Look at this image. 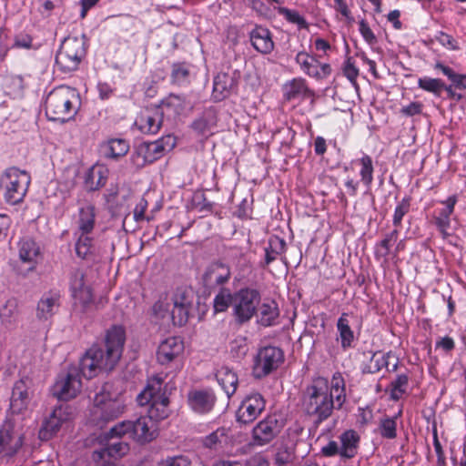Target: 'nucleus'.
I'll use <instances>...</instances> for the list:
<instances>
[{
    "instance_id": "obj_27",
    "label": "nucleus",
    "mask_w": 466,
    "mask_h": 466,
    "mask_svg": "<svg viewBox=\"0 0 466 466\" xmlns=\"http://www.w3.org/2000/svg\"><path fill=\"white\" fill-rule=\"evenodd\" d=\"M237 86L236 78L228 73H218L213 83V98L217 101H221L228 97L234 87Z\"/></svg>"
},
{
    "instance_id": "obj_58",
    "label": "nucleus",
    "mask_w": 466,
    "mask_h": 466,
    "mask_svg": "<svg viewBox=\"0 0 466 466\" xmlns=\"http://www.w3.org/2000/svg\"><path fill=\"white\" fill-rule=\"evenodd\" d=\"M159 466H190V461L186 456L168 457Z\"/></svg>"
},
{
    "instance_id": "obj_13",
    "label": "nucleus",
    "mask_w": 466,
    "mask_h": 466,
    "mask_svg": "<svg viewBox=\"0 0 466 466\" xmlns=\"http://www.w3.org/2000/svg\"><path fill=\"white\" fill-rule=\"evenodd\" d=\"M265 407L263 395L257 391L250 392L241 400L236 411V420L240 424H249L264 411Z\"/></svg>"
},
{
    "instance_id": "obj_37",
    "label": "nucleus",
    "mask_w": 466,
    "mask_h": 466,
    "mask_svg": "<svg viewBox=\"0 0 466 466\" xmlns=\"http://www.w3.org/2000/svg\"><path fill=\"white\" fill-rule=\"evenodd\" d=\"M190 65L186 62H177L171 66L170 79L173 85L187 86L190 82Z\"/></svg>"
},
{
    "instance_id": "obj_25",
    "label": "nucleus",
    "mask_w": 466,
    "mask_h": 466,
    "mask_svg": "<svg viewBox=\"0 0 466 466\" xmlns=\"http://www.w3.org/2000/svg\"><path fill=\"white\" fill-rule=\"evenodd\" d=\"M249 39L252 46L261 54H270L274 49L271 33L268 28L262 25H255L249 32Z\"/></svg>"
},
{
    "instance_id": "obj_7",
    "label": "nucleus",
    "mask_w": 466,
    "mask_h": 466,
    "mask_svg": "<svg viewBox=\"0 0 466 466\" xmlns=\"http://www.w3.org/2000/svg\"><path fill=\"white\" fill-rule=\"evenodd\" d=\"M30 184V176L15 167L6 168L0 176V187L4 189L5 200L15 205L23 201Z\"/></svg>"
},
{
    "instance_id": "obj_11",
    "label": "nucleus",
    "mask_w": 466,
    "mask_h": 466,
    "mask_svg": "<svg viewBox=\"0 0 466 466\" xmlns=\"http://www.w3.org/2000/svg\"><path fill=\"white\" fill-rule=\"evenodd\" d=\"M81 387L79 371L76 367H71L66 372L59 374L52 388V392L58 400L67 401L76 397Z\"/></svg>"
},
{
    "instance_id": "obj_55",
    "label": "nucleus",
    "mask_w": 466,
    "mask_h": 466,
    "mask_svg": "<svg viewBox=\"0 0 466 466\" xmlns=\"http://www.w3.org/2000/svg\"><path fill=\"white\" fill-rule=\"evenodd\" d=\"M225 429L220 428L208 435L204 440V445L209 449L216 448L218 444L226 441Z\"/></svg>"
},
{
    "instance_id": "obj_17",
    "label": "nucleus",
    "mask_w": 466,
    "mask_h": 466,
    "mask_svg": "<svg viewBox=\"0 0 466 466\" xmlns=\"http://www.w3.org/2000/svg\"><path fill=\"white\" fill-rule=\"evenodd\" d=\"M284 422L276 415H269L260 420L252 430L253 441L256 445H265L273 441L281 431Z\"/></svg>"
},
{
    "instance_id": "obj_16",
    "label": "nucleus",
    "mask_w": 466,
    "mask_h": 466,
    "mask_svg": "<svg viewBox=\"0 0 466 466\" xmlns=\"http://www.w3.org/2000/svg\"><path fill=\"white\" fill-rule=\"evenodd\" d=\"M96 401L91 420L99 428H103L106 423L118 418L124 412L125 406L119 400H99L96 397Z\"/></svg>"
},
{
    "instance_id": "obj_54",
    "label": "nucleus",
    "mask_w": 466,
    "mask_h": 466,
    "mask_svg": "<svg viewBox=\"0 0 466 466\" xmlns=\"http://www.w3.org/2000/svg\"><path fill=\"white\" fill-rule=\"evenodd\" d=\"M17 315V304L15 299L7 300L0 309V319L3 323L10 324L15 321Z\"/></svg>"
},
{
    "instance_id": "obj_59",
    "label": "nucleus",
    "mask_w": 466,
    "mask_h": 466,
    "mask_svg": "<svg viewBox=\"0 0 466 466\" xmlns=\"http://www.w3.org/2000/svg\"><path fill=\"white\" fill-rule=\"evenodd\" d=\"M423 105L420 102H411L400 109L401 114L406 116H413L420 115L422 111Z\"/></svg>"
},
{
    "instance_id": "obj_8",
    "label": "nucleus",
    "mask_w": 466,
    "mask_h": 466,
    "mask_svg": "<svg viewBox=\"0 0 466 466\" xmlns=\"http://www.w3.org/2000/svg\"><path fill=\"white\" fill-rule=\"evenodd\" d=\"M261 295L257 289L242 288L234 292L232 316L236 324L241 326L257 314Z\"/></svg>"
},
{
    "instance_id": "obj_60",
    "label": "nucleus",
    "mask_w": 466,
    "mask_h": 466,
    "mask_svg": "<svg viewBox=\"0 0 466 466\" xmlns=\"http://www.w3.org/2000/svg\"><path fill=\"white\" fill-rule=\"evenodd\" d=\"M335 2V9L339 12L341 15H343L349 23H352L354 21V17L351 15L350 10L348 7L346 0H334Z\"/></svg>"
},
{
    "instance_id": "obj_6",
    "label": "nucleus",
    "mask_w": 466,
    "mask_h": 466,
    "mask_svg": "<svg viewBox=\"0 0 466 466\" xmlns=\"http://www.w3.org/2000/svg\"><path fill=\"white\" fill-rule=\"evenodd\" d=\"M177 143L173 135H167L152 142H142L137 145L131 155V162L137 168H142L161 158L171 151Z\"/></svg>"
},
{
    "instance_id": "obj_29",
    "label": "nucleus",
    "mask_w": 466,
    "mask_h": 466,
    "mask_svg": "<svg viewBox=\"0 0 466 466\" xmlns=\"http://www.w3.org/2000/svg\"><path fill=\"white\" fill-rule=\"evenodd\" d=\"M60 296L57 292L45 293L38 301L36 308V317L40 320L50 319L59 308Z\"/></svg>"
},
{
    "instance_id": "obj_33",
    "label": "nucleus",
    "mask_w": 466,
    "mask_h": 466,
    "mask_svg": "<svg viewBox=\"0 0 466 466\" xmlns=\"http://www.w3.org/2000/svg\"><path fill=\"white\" fill-rule=\"evenodd\" d=\"M217 380L226 392L227 396L231 397L237 390L238 376L228 367H221L216 373Z\"/></svg>"
},
{
    "instance_id": "obj_56",
    "label": "nucleus",
    "mask_w": 466,
    "mask_h": 466,
    "mask_svg": "<svg viewBox=\"0 0 466 466\" xmlns=\"http://www.w3.org/2000/svg\"><path fill=\"white\" fill-rule=\"evenodd\" d=\"M410 201L407 198H403L396 207L393 215V225L399 227L401 223L403 217L409 212Z\"/></svg>"
},
{
    "instance_id": "obj_5",
    "label": "nucleus",
    "mask_w": 466,
    "mask_h": 466,
    "mask_svg": "<svg viewBox=\"0 0 466 466\" xmlns=\"http://www.w3.org/2000/svg\"><path fill=\"white\" fill-rule=\"evenodd\" d=\"M87 43L84 35L66 37L56 56V66L63 73L76 71L86 56Z\"/></svg>"
},
{
    "instance_id": "obj_36",
    "label": "nucleus",
    "mask_w": 466,
    "mask_h": 466,
    "mask_svg": "<svg viewBox=\"0 0 466 466\" xmlns=\"http://www.w3.org/2000/svg\"><path fill=\"white\" fill-rule=\"evenodd\" d=\"M187 103L185 96L170 94L162 100L159 109L165 112H171L174 116L180 115L187 107Z\"/></svg>"
},
{
    "instance_id": "obj_43",
    "label": "nucleus",
    "mask_w": 466,
    "mask_h": 466,
    "mask_svg": "<svg viewBox=\"0 0 466 466\" xmlns=\"http://www.w3.org/2000/svg\"><path fill=\"white\" fill-rule=\"evenodd\" d=\"M329 391L334 396L338 409H340L346 400L345 381L341 373L336 372L333 374Z\"/></svg>"
},
{
    "instance_id": "obj_51",
    "label": "nucleus",
    "mask_w": 466,
    "mask_h": 466,
    "mask_svg": "<svg viewBox=\"0 0 466 466\" xmlns=\"http://www.w3.org/2000/svg\"><path fill=\"white\" fill-rule=\"evenodd\" d=\"M380 434L385 439L397 437V416L394 418H383L380 422Z\"/></svg>"
},
{
    "instance_id": "obj_10",
    "label": "nucleus",
    "mask_w": 466,
    "mask_h": 466,
    "mask_svg": "<svg viewBox=\"0 0 466 466\" xmlns=\"http://www.w3.org/2000/svg\"><path fill=\"white\" fill-rule=\"evenodd\" d=\"M160 381L157 382V387L147 385L137 397L140 406L149 405L146 416L154 420L157 425L159 421L167 419L170 412L168 408L169 400L164 393L160 392Z\"/></svg>"
},
{
    "instance_id": "obj_39",
    "label": "nucleus",
    "mask_w": 466,
    "mask_h": 466,
    "mask_svg": "<svg viewBox=\"0 0 466 466\" xmlns=\"http://www.w3.org/2000/svg\"><path fill=\"white\" fill-rule=\"evenodd\" d=\"M284 96L288 100L298 98L310 93L307 86L306 80L298 77L286 83L283 86Z\"/></svg>"
},
{
    "instance_id": "obj_9",
    "label": "nucleus",
    "mask_w": 466,
    "mask_h": 466,
    "mask_svg": "<svg viewBox=\"0 0 466 466\" xmlns=\"http://www.w3.org/2000/svg\"><path fill=\"white\" fill-rule=\"evenodd\" d=\"M111 433L127 434L137 442L144 444L152 441L158 435V425L145 416L136 420H124L111 428Z\"/></svg>"
},
{
    "instance_id": "obj_30",
    "label": "nucleus",
    "mask_w": 466,
    "mask_h": 466,
    "mask_svg": "<svg viewBox=\"0 0 466 466\" xmlns=\"http://www.w3.org/2000/svg\"><path fill=\"white\" fill-rule=\"evenodd\" d=\"M456 201L457 199L455 196H451L445 201H442V204H444L446 207L441 208L439 211L438 216L434 218L435 225L444 238L450 236L447 230L451 225L450 217L454 211Z\"/></svg>"
},
{
    "instance_id": "obj_1",
    "label": "nucleus",
    "mask_w": 466,
    "mask_h": 466,
    "mask_svg": "<svg viewBox=\"0 0 466 466\" xmlns=\"http://www.w3.org/2000/svg\"><path fill=\"white\" fill-rule=\"evenodd\" d=\"M126 342V330L121 325H113L105 335L103 345H94L79 362V376L92 379L100 370L110 371L119 361Z\"/></svg>"
},
{
    "instance_id": "obj_61",
    "label": "nucleus",
    "mask_w": 466,
    "mask_h": 466,
    "mask_svg": "<svg viewBox=\"0 0 466 466\" xmlns=\"http://www.w3.org/2000/svg\"><path fill=\"white\" fill-rule=\"evenodd\" d=\"M147 208V201L145 198H140V200L137 203L134 209V218L137 222L144 220L145 212Z\"/></svg>"
},
{
    "instance_id": "obj_14",
    "label": "nucleus",
    "mask_w": 466,
    "mask_h": 466,
    "mask_svg": "<svg viewBox=\"0 0 466 466\" xmlns=\"http://www.w3.org/2000/svg\"><path fill=\"white\" fill-rule=\"evenodd\" d=\"M24 444V435L15 429L10 420L0 427V456L12 458L17 454Z\"/></svg>"
},
{
    "instance_id": "obj_49",
    "label": "nucleus",
    "mask_w": 466,
    "mask_h": 466,
    "mask_svg": "<svg viewBox=\"0 0 466 466\" xmlns=\"http://www.w3.org/2000/svg\"><path fill=\"white\" fill-rule=\"evenodd\" d=\"M294 460L295 448L292 444H283L278 449V451L276 452L275 455V462L277 465L284 466L293 462Z\"/></svg>"
},
{
    "instance_id": "obj_63",
    "label": "nucleus",
    "mask_w": 466,
    "mask_h": 466,
    "mask_svg": "<svg viewBox=\"0 0 466 466\" xmlns=\"http://www.w3.org/2000/svg\"><path fill=\"white\" fill-rule=\"evenodd\" d=\"M438 40L442 46H447L451 50H457L459 48L456 40L451 35L444 32H440Z\"/></svg>"
},
{
    "instance_id": "obj_18",
    "label": "nucleus",
    "mask_w": 466,
    "mask_h": 466,
    "mask_svg": "<svg viewBox=\"0 0 466 466\" xmlns=\"http://www.w3.org/2000/svg\"><path fill=\"white\" fill-rule=\"evenodd\" d=\"M127 434L111 433V429L99 437L100 442L104 445L99 451L93 452V458L102 459L106 455L111 458H117L126 455L129 451L127 441L121 440Z\"/></svg>"
},
{
    "instance_id": "obj_38",
    "label": "nucleus",
    "mask_w": 466,
    "mask_h": 466,
    "mask_svg": "<svg viewBox=\"0 0 466 466\" xmlns=\"http://www.w3.org/2000/svg\"><path fill=\"white\" fill-rule=\"evenodd\" d=\"M337 329L340 338V345L343 350L352 348L354 333L350 327L348 314L342 313L337 322Z\"/></svg>"
},
{
    "instance_id": "obj_2",
    "label": "nucleus",
    "mask_w": 466,
    "mask_h": 466,
    "mask_svg": "<svg viewBox=\"0 0 466 466\" xmlns=\"http://www.w3.org/2000/svg\"><path fill=\"white\" fill-rule=\"evenodd\" d=\"M336 400L329 391V382L324 378H318L307 387L303 407L305 412L312 419L314 424L319 425L328 420L335 408Z\"/></svg>"
},
{
    "instance_id": "obj_53",
    "label": "nucleus",
    "mask_w": 466,
    "mask_h": 466,
    "mask_svg": "<svg viewBox=\"0 0 466 466\" xmlns=\"http://www.w3.org/2000/svg\"><path fill=\"white\" fill-rule=\"evenodd\" d=\"M93 239L88 235L80 233L76 243V253L81 258H86L92 253Z\"/></svg>"
},
{
    "instance_id": "obj_42",
    "label": "nucleus",
    "mask_w": 466,
    "mask_h": 466,
    "mask_svg": "<svg viewBox=\"0 0 466 466\" xmlns=\"http://www.w3.org/2000/svg\"><path fill=\"white\" fill-rule=\"evenodd\" d=\"M40 254V248L32 238H25L19 242V257L24 262H34Z\"/></svg>"
},
{
    "instance_id": "obj_15",
    "label": "nucleus",
    "mask_w": 466,
    "mask_h": 466,
    "mask_svg": "<svg viewBox=\"0 0 466 466\" xmlns=\"http://www.w3.org/2000/svg\"><path fill=\"white\" fill-rule=\"evenodd\" d=\"M33 381L28 377L17 380L12 389L10 410L12 413L21 414L27 410L33 399Z\"/></svg>"
},
{
    "instance_id": "obj_21",
    "label": "nucleus",
    "mask_w": 466,
    "mask_h": 466,
    "mask_svg": "<svg viewBox=\"0 0 466 466\" xmlns=\"http://www.w3.org/2000/svg\"><path fill=\"white\" fill-rule=\"evenodd\" d=\"M230 278L231 269L229 265L220 260L210 263L202 276L204 285L210 289L225 285Z\"/></svg>"
},
{
    "instance_id": "obj_22",
    "label": "nucleus",
    "mask_w": 466,
    "mask_h": 466,
    "mask_svg": "<svg viewBox=\"0 0 466 466\" xmlns=\"http://www.w3.org/2000/svg\"><path fill=\"white\" fill-rule=\"evenodd\" d=\"M217 398L211 390H195L187 394L189 407L198 414L210 412L216 403Z\"/></svg>"
},
{
    "instance_id": "obj_34",
    "label": "nucleus",
    "mask_w": 466,
    "mask_h": 466,
    "mask_svg": "<svg viewBox=\"0 0 466 466\" xmlns=\"http://www.w3.org/2000/svg\"><path fill=\"white\" fill-rule=\"evenodd\" d=\"M101 150L105 157L117 159L128 152L129 144L125 139L112 138L102 145Z\"/></svg>"
},
{
    "instance_id": "obj_52",
    "label": "nucleus",
    "mask_w": 466,
    "mask_h": 466,
    "mask_svg": "<svg viewBox=\"0 0 466 466\" xmlns=\"http://www.w3.org/2000/svg\"><path fill=\"white\" fill-rule=\"evenodd\" d=\"M274 9H276L279 15H283L287 21L296 24L299 28L308 27L306 19L301 16L298 11L282 6L274 7Z\"/></svg>"
},
{
    "instance_id": "obj_40",
    "label": "nucleus",
    "mask_w": 466,
    "mask_h": 466,
    "mask_svg": "<svg viewBox=\"0 0 466 466\" xmlns=\"http://www.w3.org/2000/svg\"><path fill=\"white\" fill-rule=\"evenodd\" d=\"M286 241L278 237L271 236L268 239V245L265 248V265H268L276 258L278 256L282 255L286 251Z\"/></svg>"
},
{
    "instance_id": "obj_41",
    "label": "nucleus",
    "mask_w": 466,
    "mask_h": 466,
    "mask_svg": "<svg viewBox=\"0 0 466 466\" xmlns=\"http://www.w3.org/2000/svg\"><path fill=\"white\" fill-rule=\"evenodd\" d=\"M259 320L258 322L264 326L268 327L275 324L279 316V310L275 301L263 303L259 308Z\"/></svg>"
},
{
    "instance_id": "obj_32",
    "label": "nucleus",
    "mask_w": 466,
    "mask_h": 466,
    "mask_svg": "<svg viewBox=\"0 0 466 466\" xmlns=\"http://www.w3.org/2000/svg\"><path fill=\"white\" fill-rule=\"evenodd\" d=\"M96 208L93 205L87 204L79 208L76 220L77 229L84 235L91 233L95 227Z\"/></svg>"
},
{
    "instance_id": "obj_50",
    "label": "nucleus",
    "mask_w": 466,
    "mask_h": 466,
    "mask_svg": "<svg viewBox=\"0 0 466 466\" xmlns=\"http://www.w3.org/2000/svg\"><path fill=\"white\" fill-rule=\"evenodd\" d=\"M409 377L406 374H400L390 383V398L394 400H400L406 392Z\"/></svg>"
},
{
    "instance_id": "obj_4",
    "label": "nucleus",
    "mask_w": 466,
    "mask_h": 466,
    "mask_svg": "<svg viewBox=\"0 0 466 466\" xmlns=\"http://www.w3.org/2000/svg\"><path fill=\"white\" fill-rule=\"evenodd\" d=\"M194 292L191 289L177 288L170 300L159 299L153 307L156 315L165 318L170 315L174 325L184 326L193 307Z\"/></svg>"
},
{
    "instance_id": "obj_28",
    "label": "nucleus",
    "mask_w": 466,
    "mask_h": 466,
    "mask_svg": "<svg viewBox=\"0 0 466 466\" xmlns=\"http://www.w3.org/2000/svg\"><path fill=\"white\" fill-rule=\"evenodd\" d=\"M70 287L73 297L84 306H87L93 300L91 289L84 283V274L80 270L75 271L70 279Z\"/></svg>"
},
{
    "instance_id": "obj_19",
    "label": "nucleus",
    "mask_w": 466,
    "mask_h": 466,
    "mask_svg": "<svg viewBox=\"0 0 466 466\" xmlns=\"http://www.w3.org/2000/svg\"><path fill=\"white\" fill-rule=\"evenodd\" d=\"M295 61L299 66L300 70L309 77L324 79L331 74L329 64H322L315 56H309L304 51L297 54Z\"/></svg>"
},
{
    "instance_id": "obj_47",
    "label": "nucleus",
    "mask_w": 466,
    "mask_h": 466,
    "mask_svg": "<svg viewBox=\"0 0 466 466\" xmlns=\"http://www.w3.org/2000/svg\"><path fill=\"white\" fill-rule=\"evenodd\" d=\"M418 86L422 90L440 97L443 91V87H445V83L440 78L424 76L418 79Z\"/></svg>"
},
{
    "instance_id": "obj_26",
    "label": "nucleus",
    "mask_w": 466,
    "mask_h": 466,
    "mask_svg": "<svg viewBox=\"0 0 466 466\" xmlns=\"http://www.w3.org/2000/svg\"><path fill=\"white\" fill-rule=\"evenodd\" d=\"M218 123V112L214 107L206 108L191 124V128L198 135L213 134Z\"/></svg>"
},
{
    "instance_id": "obj_31",
    "label": "nucleus",
    "mask_w": 466,
    "mask_h": 466,
    "mask_svg": "<svg viewBox=\"0 0 466 466\" xmlns=\"http://www.w3.org/2000/svg\"><path fill=\"white\" fill-rule=\"evenodd\" d=\"M340 457L343 459H351L358 452L360 436L354 430H348L339 436Z\"/></svg>"
},
{
    "instance_id": "obj_64",
    "label": "nucleus",
    "mask_w": 466,
    "mask_h": 466,
    "mask_svg": "<svg viewBox=\"0 0 466 466\" xmlns=\"http://www.w3.org/2000/svg\"><path fill=\"white\" fill-rule=\"evenodd\" d=\"M398 236V229H394L391 232L388 233L385 236V238L382 240H380L378 244L380 245V247L388 248L390 249L392 244H394L397 241Z\"/></svg>"
},
{
    "instance_id": "obj_24",
    "label": "nucleus",
    "mask_w": 466,
    "mask_h": 466,
    "mask_svg": "<svg viewBox=\"0 0 466 466\" xmlns=\"http://www.w3.org/2000/svg\"><path fill=\"white\" fill-rule=\"evenodd\" d=\"M184 350L183 340L179 337H170L163 340L157 351V361L162 364H168L179 356Z\"/></svg>"
},
{
    "instance_id": "obj_45",
    "label": "nucleus",
    "mask_w": 466,
    "mask_h": 466,
    "mask_svg": "<svg viewBox=\"0 0 466 466\" xmlns=\"http://www.w3.org/2000/svg\"><path fill=\"white\" fill-rule=\"evenodd\" d=\"M392 358H395V356L391 352L382 354L380 357H378V353H374L370 363L363 368L362 371L363 373L373 374L379 372L383 367L388 369Z\"/></svg>"
},
{
    "instance_id": "obj_57",
    "label": "nucleus",
    "mask_w": 466,
    "mask_h": 466,
    "mask_svg": "<svg viewBox=\"0 0 466 466\" xmlns=\"http://www.w3.org/2000/svg\"><path fill=\"white\" fill-rule=\"evenodd\" d=\"M359 31L364 40L370 46H373L377 43V37L370 29L369 24L365 20H360L359 23Z\"/></svg>"
},
{
    "instance_id": "obj_44",
    "label": "nucleus",
    "mask_w": 466,
    "mask_h": 466,
    "mask_svg": "<svg viewBox=\"0 0 466 466\" xmlns=\"http://www.w3.org/2000/svg\"><path fill=\"white\" fill-rule=\"evenodd\" d=\"M234 293L229 289L220 288L213 299V309L215 313L225 312L229 306L233 307Z\"/></svg>"
},
{
    "instance_id": "obj_3",
    "label": "nucleus",
    "mask_w": 466,
    "mask_h": 466,
    "mask_svg": "<svg viewBox=\"0 0 466 466\" xmlns=\"http://www.w3.org/2000/svg\"><path fill=\"white\" fill-rule=\"evenodd\" d=\"M81 106L78 91L68 86H60L46 99V115L49 120L67 122L74 118Z\"/></svg>"
},
{
    "instance_id": "obj_62",
    "label": "nucleus",
    "mask_w": 466,
    "mask_h": 466,
    "mask_svg": "<svg viewBox=\"0 0 466 466\" xmlns=\"http://www.w3.org/2000/svg\"><path fill=\"white\" fill-rule=\"evenodd\" d=\"M321 453L326 457H333L338 454L340 456V449L337 441H330L321 448Z\"/></svg>"
},
{
    "instance_id": "obj_23",
    "label": "nucleus",
    "mask_w": 466,
    "mask_h": 466,
    "mask_svg": "<svg viewBox=\"0 0 466 466\" xmlns=\"http://www.w3.org/2000/svg\"><path fill=\"white\" fill-rule=\"evenodd\" d=\"M163 123V110L158 107L146 109L136 119L135 125L145 134H156Z\"/></svg>"
},
{
    "instance_id": "obj_46",
    "label": "nucleus",
    "mask_w": 466,
    "mask_h": 466,
    "mask_svg": "<svg viewBox=\"0 0 466 466\" xmlns=\"http://www.w3.org/2000/svg\"><path fill=\"white\" fill-rule=\"evenodd\" d=\"M435 69L441 70L445 75L451 84L457 89H466V75L456 73L451 67L437 62L434 65Z\"/></svg>"
},
{
    "instance_id": "obj_12",
    "label": "nucleus",
    "mask_w": 466,
    "mask_h": 466,
    "mask_svg": "<svg viewBox=\"0 0 466 466\" xmlns=\"http://www.w3.org/2000/svg\"><path fill=\"white\" fill-rule=\"evenodd\" d=\"M283 360V351L278 347L268 346L260 349L254 361V376L258 379L266 377L277 370Z\"/></svg>"
},
{
    "instance_id": "obj_48",
    "label": "nucleus",
    "mask_w": 466,
    "mask_h": 466,
    "mask_svg": "<svg viewBox=\"0 0 466 466\" xmlns=\"http://www.w3.org/2000/svg\"><path fill=\"white\" fill-rule=\"evenodd\" d=\"M358 162L360 165V176L361 181L367 187H370L373 181L374 168L372 158L369 155L364 154Z\"/></svg>"
},
{
    "instance_id": "obj_35",
    "label": "nucleus",
    "mask_w": 466,
    "mask_h": 466,
    "mask_svg": "<svg viewBox=\"0 0 466 466\" xmlns=\"http://www.w3.org/2000/svg\"><path fill=\"white\" fill-rule=\"evenodd\" d=\"M107 180V169L103 167H93L87 173L85 185L87 190L95 191L104 187Z\"/></svg>"
},
{
    "instance_id": "obj_20",
    "label": "nucleus",
    "mask_w": 466,
    "mask_h": 466,
    "mask_svg": "<svg viewBox=\"0 0 466 466\" xmlns=\"http://www.w3.org/2000/svg\"><path fill=\"white\" fill-rule=\"evenodd\" d=\"M72 416L71 408L67 404H60L56 407L48 419H46L39 431L42 440H49L56 433L61 425L69 420Z\"/></svg>"
}]
</instances>
